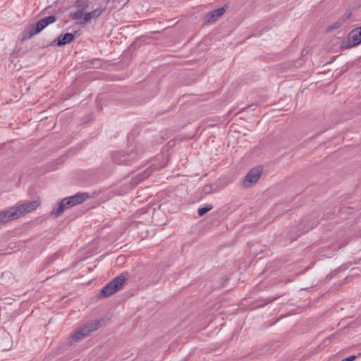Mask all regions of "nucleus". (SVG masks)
Returning a JSON list of instances; mask_svg holds the SVG:
<instances>
[{
  "instance_id": "1",
  "label": "nucleus",
  "mask_w": 361,
  "mask_h": 361,
  "mask_svg": "<svg viewBox=\"0 0 361 361\" xmlns=\"http://www.w3.org/2000/svg\"><path fill=\"white\" fill-rule=\"evenodd\" d=\"M38 206L39 202L34 200L2 211L0 212V224H6L10 221L17 219L22 215L34 211Z\"/></svg>"
},
{
  "instance_id": "2",
  "label": "nucleus",
  "mask_w": 361,
  "mask_h": 361,
  "mask_svg": "<svg viewBox=\"0 0 361 361\" xmlns=\"http://www.w3.org/2000/svg\"><path fill=\"white\" fill-rule=\"evenodd\" d=\"M56 19L57 18L55 16H49L34 24H32L27 30H25L22 32L20 40L22 42L26 41L32 38L33 36L40 33L48 25L55 23Z\"/></svg>"
},
{
  "instance_id": "3",
  "label": "nucleus",
  "mask_w": 361,
  "mask_h": 361,
  "mask_svg": "<svg viewBox=\"0 0 361 361\" xmlns=\"http://www.w3.org/2000/svg\"><path fill=\"white\" fill-rule=\"evenodd\" d=\"M126 281V278L123 274H121L118 276L114 278L103 287V288L98 293V297L99 298H102L112 295L121 289Z\"/></svg>"
},
{
  "instance_id": "4",
  "label": "nucleus",
  "mask_w": 361,
  "mask_h": 361,
  "mask_svg": "<svg viewBox=\"0 0 361 361\" xmlns=\"http://www.w3.org/2000/svg\"><path fill=\"white\" fill-rule=\"evenodd\" d=\"M101 322L100 320H93L85 324L71 336V341L78 342L87 336L90 333L99 329L101 326Z\"/></svg>"
},
{
  "instance_id": "5",
  "label": "nucleus",
  "mask_w": 361,
  "mask_h": 361,
  "mask_svg": "<svg viewBox=\"0 0 361 361\" xmlns=\"http://www.w3.org/2000/svg\"><path fill=\"white\" fill-rule=\"evenodd\" d=\"M138 158L137 152H130L125 153L123 152H116L113 154L112 159L118 164H132L135 160Z\"/></svg>"
},
{
  "instance_id": "6",
  "label": "nucleus",
  "mask_w": 361,
  "mask_h": 361,
  "mask_svg": "<svg viewBox=\"0 0 361 361\" xmlns=\"http://www.w3.org/2000/svg\"><path fill=\"white\" fill-rule=\"evenodd\" d=\"M89 4V0H76L74 6L77 8V11L70 13V18L75 20H81L82 13H84L83 11L88 8Z\"/></svg>"
},
{
  "instance_id": "7",
  "label": "nucleus",
  "mask_w": 361,
  "mask_h": 361,
  "mask_svg": "<svg viewBox=\"0 0 361 361\" xmlns=\"http://www.w3.org/2000/svg\"><path fill=\"white\" fill-rule=\"evenodd\" d=\"M262 174V170L255 168L251 169L245 176L243 180V185L245 188L251 187L254 183H257Z\"/></svg>"
},
{
  "instance_id": "8",
  "label": "nucleus",
  "mask_w": 361,
  "mask_h": 361,
  "mask_svg": "<svg viewBox=\"0 0 361 361\" xmlns=\"http://www.w3.org/2000/svg\"><path fill=\"white\" fill-rule=\"evenodd\" d=\"M73 207V203L71 202V200L70 197L63 198L57 206L54 208L51 211V215L55 217L59 216L66 209H68Z\"/></svg>"
},
{
  "instance_id": "9",
  "label": "nucleus",
  "mask_w": 361,
  "mask_h": 361,
  "mask_svg": "<svg viewBox=\"0 0 361 361\" xmlns=\"http://www.w3.org/2000/svg\"><path fill=\"white\" fill-rule=\"evenodd\" d=\"M228 6H224L217 9L209 12L204 16V21L207 24H211L216 21L226 11Z\"/></svg>"
},
{
  "instance_id": "10",
  "label": "nucleus",
  "mask_w": 361,
  "mask_h": 361,
  "mask_svg": "<svg viewBox=\"0 0 361 361\" xmlns=\"http://www.w3.org/2000/svg\"><path fill=\"white\" fill-rule=\"evenodd\" d=\"M104 10V9H102V8H96L91 12L83 13L82 19L79 20L78 23L85 24L87 22H88L89 20H90L92 18H98L102 14V13Z\"/></svg>"
},
{
  "instance_id": "11",
  "label": "nucleus",
  "mask_w": 361,
  "mask_h": 361,
  "mask_svg": "<svg viewBox=\"0 0 361 361\" xmlns=\"http://www.w3.org/2000/svg\"><path fill=\"white\" fill-rule=\"evenodd\" d=\"M75 35L70 32H66L61 35L56 39L57 46L62 47L66 44H69L74 40Z\"/></svg>"
},
{
  "instance_id": "12",
  "label": "nucleus",
  "mask_w": 361,
  "mask_h": 361,
  "mask_svg": "<svg viewBox=\"0 0 361 361\" xmlns=\"http://www.w3.org/2000/svg\"><path fill=\"white\" fill-rule=\"evenodd\" d=\"M69 197L71 200V202L73 203V206H75L85 202L89 197V195L86 192H78L75 195L71 196Z\"/></svg>"
},
{
  "instance_id": "13",
  "label": "nucleus",
  "mask_w": 361,
  "mask_h": 361,
  "mask_svg": "<svg viewBox=\"0 0 361 361\" xmlns=\"http://www.w3.org/2000/svg\"><path fill=\"white\" fill-rule=\"evenodd\" d=\"M360 43L361 37L358 36L357 32H355V30L351 32L348 38V44L347 45V47H352L358 45Z\"/></svg>"
},
{
  "instance_id": "14",
  "label": "nucleus",
  "mask_w": 361,
  "mask_h": 361,
  "mask_svg": "<svg viewBox=\"0 0 361 361\" xmlns=\"http://www.w3.org/2000/svg\"><path fill=\"white\" fill-rule=\"evenodd\" d=\"M213 207L212 205H206L203 207H200L197 210V214L199 216H204L206 213L212 210Z\"/></svg>"
},
{
  "instance_id": "15",
  "label": "nucleus",
  "mask_w": 361,
  "mask_h": 361,
  "mask_svg": "<svg viewBox=\"0 0 361 361\" xmlns=\"http://www.w3.org/2000/svg\"><path fill=\"white\" fill-rule=\"evenodd\" d=\"M341 25V23L336 22V23H334L332 25L328 26L326 27V32H329L332 31L334 29H338L340 27Z\"/></svg>"
},
{
  "instance_id": "16",
  "label": "nucleus",
  "mask_w": 361,
  "mask_h": 361,
  "mask_svg": "<svg viewBox=\"0 0 361 361\" xmlns=\"http://www.w3.org/2000/svg\"><path fill=\"white\" fill-rule=\"evenodd\" d=\"M356 358H357V356L353 355L347 357L341 361H354Z\"/></svg>"
},
{
  "instance_id": "17",
  "label": "nucleus",
  "mask_w": 361,
  "mask_h": 361,
  "mask_svg": "<svg viewBox=\"0 0 361 361\" xmlns=\"http://www.w3.org/2000/svg\"><path fill=\"white\" fill-rule=\"evenodd\" d=\"M59 253H54L53 255V256L51 257V259L54 260V259L57 258L58 257H59Z\"/></svg>"
},
{
  "instance_id": "18",
  "label": "nucleus",
  "mask_w": 361,
  "mask_h": 361,
  "mask_svg": "<svg viewBox=\"0 0 361 361\" xmlns=\"http://www.w3.org/2000/svg\"><path fill=\"white\" fill-rule=\"evenodd\" d=\"M314 224H312L311 226H308V227L305 229V232H307V231H308V230H309V229L312 228H313V226H314Z\"/></svg>"
},
{
  "instance_id": "19",
  "label": "nucleus",
  "mask_w": 361,
  "mask_h": 361,
  "mask_svg": "<svg viewBox=\"0 0 361 361\" xmlns=\"http://www.w3.org/2000/svg\"><path fill=\"white\" fill-rule=\"evenodd\" d=\"M358 36L361 37V26L359 28V31L357 32Z\"/></svg>"
},
{
  "instance_id": "20",
  "label": "nucleus",
  "mask_w": 361,
  "mask_h": 361,
  "mask_svg": "<svg viewBox=\"0 0 361 361\" xmlns=\"http://www.w3.org/2000/svg\"><path fill=\"white\" fill-rule=\"evenodd\" d=\"M166 163H164V164H163L160 165L158 168H159V169L164 168V167L165 166V165H166Z\"/></svg>"
},
{
  "instance_id": "21",
  "label": "nucleus",
  "mask_w": 361,
  "mask_h": 361,
  "mask_svg": "<svg viewBox=\"0 0 361 361\" xmlns=\"http://www.w3.org/2000/svg\"><path fill=\"white\" fill-rule=\"evenodd\" d=\"M128 0H119V1H125V4L128 2Z\"/></svg>"
},
{
  "instance_id": "22",
  "label": "nucleus",
  "mask_w": 361,
  "mask_h": 361,
  "mask_svg": "<svg viewBox=\"0 0 361 361\" xmlns=\"http://www.w3.org/2000/svg\"><path fill=\"white\" fill-rule=\"evenodd\" d=\"M307 221V219H306V218H305V219H302V223H303V222H305V221Z\"/></svg>"
}]
</instances>
